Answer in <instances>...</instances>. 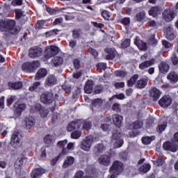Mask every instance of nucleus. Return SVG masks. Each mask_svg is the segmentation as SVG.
I'll list each match as a JSON object with an SVG mask.
<instances>
[{"label":"nucleus","instance_id":"obj_61","mask_svg":"<svg viewBox=\"0 0 178 178\" xmlns=\"http://www.w3.org/2000/svg\"><path fill=\"white\" fill-rule=\"evenodd\" d=\"M74 63V67H75V69H80V60L79 59H75L73 61Z\"/></svg>","mask_w":178,"mask_h":178},{"label":"nucleus","instance_id":"obj_24","mask_svg":"<svg viewBox=\"0 0 178 178\" xmlns=\"http://www.w3.org/2000/svg\"><path fill=\"white\" fill-rule=\"evenodd\" d=\"M25 123L26 126V129H30L34 127V124H35V120L34 118L29 116L25 118Z\"/></svg>","mask_w":178,"mask_h":178},{"label":"nucleus","instance_id":"obj_56","mask_svg":"<svg viewBox=\"0 0 178 178\" xmlns=\"http://www.w3.org/2000/svg\"><path fill=\"white\" fill-rule=\"evenodd\" d=\"M66 149L67 152H69V151H73V149H74V143H72V142L69 143L67 145Z\"/></svg>","mask_w":178,"mask_h":178},{"label":"nucleus","instance_id":"obj_33","mask_svg":"<svg viewBox=\"0 0 178 178\" xmlns=\"http://www.w3.org/2000/svg\"><path fill=\"white\" fill-rule=\"evenodd\" d=\"M159 69L160 70V73H168V72H169V65L166 63H161L159 66Z\"/></svg>","mask_w":178,"mask_h":178},{"label":"nucleus","instance_id":"obj_50","mask_svg":"<svg viewBox=\"0 0 178 178\" xmlns=\"http://www.w3.org/2000/svg\"><path fill=\"white\" fill-rule=\"evenodd\" d=\"M44 24H45V21H44V20L38 21L35 27L36 29L40 30V29H43V26Z\"/></svg>","mask_w":178,"mask_h":178},{"label":"nucleus","instance_id":"obj_28","mask_svg":"<svg viewBox=\"0 0 178 178\" xmlns=\"http://www.w3.org/2000/svg\"><path fill=\"white\" fill-rule=\"evenodd\" d=\"M159 12H161V7H152L149 10V15L150 16H153V17H156V16H158V15L159 14Z\"/></svg>","mask_w":178,"mask_h":178},{"label":"nucleus","instance_id":"obj_46","mask_svg":"<svg viewBox=\"0 0 178 178\" xmlns=\"http://www.w3.org/2000/svg\"><path fill=\"white\" fill-rule=\"evenodd\" d=\"M112 111H114V112H117L119 113V112H121L122 108H120V104L118 103H115L111 108Z\"/></svg>","mask_w":178,"mask_h":178},{"label":"nucleus","instance_id":"obj_53","mask_svg":"<svg viewBox=\"0 0 178 178\" xmlns=\"http://www.w3.org/2000/svg\"><path fill=\"white\" fill-rule=\"evenodd\" d=\"M104 90V86H101V85H97L95 88V92L96 94H101V92H102V90Z\"/></svg>","mask_w":178,"mask_h":178},{"label":"nucleus","instance_id":"obj_6","mask_svg":"<svg viewBox=\"0 0 178 178\" xmlns=\"http://www.w3.org/2000/svg\"><path fill=\"white\" fill-rule=\"evenodd\" d=\"M59 53V48L56 46H49L46 47L44 51V57L46 59H49L55 55H57Z\"/></svg>","mask_w":178,"mask_h":178},{"label":"nucleus","instance_id":"obj_8","mask_svg":"<svg viewBox=\"0 0 178 178\" xmlns=\"http://www.w3.org/2000/svg\"><path fill=\"white\" fill-rule=\"evenodd\" d=\"M175 16L176 13H175V11L170 8L165 9L163 12V17L167 23H170V22L175 19Z\"/></svg>","mask_w":178,"mask_h":178},{"label":"nucleus","instance_id":"obj_22","mask_svg":"<svg viewBox=\"0 0 178 178\" xmlns=\"http://www.w3.org/2000/svg\"><path fill=\"white\" fill-rule=\"evenodd\" d=\"M94 88V82L92 80L86 81L84 86V92L86 94H91L92 92V88Z\"/></svg>","mask_w":178,"mask_h":178},{"label":"nucleus","instance_id":"obj_20","mask_svg":"<svg viewBox=\"0 0 178 178\" xmlns=\"http://www.w3.org/2000/svg\"><path fill=\"white\" fill-rule=\"evenodd\" d=\"M106 149V147L105 145H104L102 143H99L96 145L93 148V153L95 155H99L104 152Z\"/></svg>","mask_w":178,"mask_h":178},{"label":"nucleus","instance_id":"obj_9","mask_svg":"<svg viewBox=\"0 0 178 178\" xmlns=\"http://www.w3.org/2000/svg\"><path fill=\"white\" fill-rule=\"evenodd\" d=\"M163 148L165 151H170V152H177L178 151V145L173 140L165 142Z\"/></svg>","mask_w":178,"mask_h":178},{"label":"nucleus","instance_id":"obj_2","mask_svg":"<svg viewBox=\"0 0 178 178\" xmlns=\"http://www.w3.org/2000/svg\"><path fill=\"white\" fill-rule=\"evenodd\" d=\"M124 141L122 138V134L118 131H115L111 137V144H113V148H120L123 145Z\"/></svg>","mask_w":178,"mask_h":178},{"label":"nucleus","instance_id":"obj_5","mask_svg":"<svg viewBox=\"0 0 178 178\" xmlns=\"http://www.w3.org/2000/svg\"><path fill=\"white\" fill-rule=\"evenodd\" d=\"M92 143H94V138L92 136H87L81 144V149L86 152H88L90 149H91V146L92 145Z\"/></svg>","mask_w":178,"mask_h":178},{"label":"nucleus","instance_id":"obj_4","mask_svg":"<svg viewBox=\"0 0 178 178\" xmlns=\"http://www.w3.org/2000/svg\"><path fill=\"white\" fill-rule=\"evenodd\" d=\"M109 170L113 175H120L123 172V163L119 161H115Z\"/></svg>","mask_w":178,"mask_h":178},{"label":"nucleus","instance_id":"obj_62","mask_svg":"<svg viewBox=\"0 0 178 178\" xmlns=\"http://www.w3.org/2000/svg\"><path fill=\"white\" fill-rule=\"evenodd\" d=\"M120 159H122V161H126L127 159V152H123L120 154Z\"/></svg>","mask_w":178,"mask_h":178},{"label":"nucleus","instance_id":"obj_34","mask_svg":"<svg viewBox=\"0 0 178 178\" xmlns=\"http://www.w3.org/2000/svg\"><path fill=\"white\" fill-rule=\"evenodd\" d=\"M8 86L13 90H19V88H22V87L23 86V84L22 83V82H10L8 83Z\"/></svg>","mask_w":178,"mask_h":178},{"label":"nucleus","instance_id":"obj_29","mask_svg":"<svg viewBox=\"0 0 178 178\" xmlns=\"http://www.w3.org/2000/svg\"><path fill=\"white\" fill-rule=\"evenodd\" d=\"M38 108H40L39 112L41 118H45L48 116L49 113V110L45 108H41V106L40 104L36 105Z\"/></svg>","mask_w":178,"mask_h":178},{"label":"nucleus","instance_id":"obj_7","mask_svg":"<svg viewBox=\"0 0 178 178\" xmlns=\"http://www.w3.org/2000/svg\"><path fill=\"white\" fill-rule=\"evenodd\" d=\"M40 101L45 105L52 104L54 101V93L51 92H44L40 95Z\"/></svg>","mask_w":178,"mask_h":178},{"label":"nucleus","instance_id":"obj_14","mask_svg":"<svg viewBox=\"0 0 178 178\" xmlns=\"http://www.w3.org/2000/svg\"><path fill=\"white\" fill-rule=\"evenodd\" d=\"M81 124H83L82 120L72 122L68 124L67 130V131H73L74 130H77L81 127Z\"/></svg>","mask_w":178,"mask_h":178},{"label":"nucleus","instance_id":"obj_60","mask_svg":"<svg viewBox=\"0 0 178 178\" xmlns=\"http://www.w3.org/2000/svg\"><path fill=\"white\" fill-rule=\"evenodd\" d=\"M52 141V136L51 135H47L44 138V142L46 143V144H49Z\"/></svg>","mask_w":178,"mask_h":178},{"label":"nucleus","instance_id":"obj_45","mask_svg":"<svg viewBox=\"0 0 178 178\" xmlns=\"http://www.w3.org/2000/svg\"><path fill=\"white\" fill-rule=\"evenodd\" d=\"M26 109V104H19L16 107V112L17 113H22V111H24Z\"/></svg>","mask_w":178,"mask_h":178},{"label":"nucleus","instance_id":"obj_35","mask_svg":"<svg viewBox=\"0 0 178 178\" xmlns=\"http://www.w3.org/2000/svg\"><path fill=\"white\" fill-rule=\"evenodd\" d=\"M143 122L136 121L135 122L133 123L132 125L128 127V129H129V130H131V129H134V130H137L138 129H141V127H143Z\"/></svg>","mask_w":178,"mask_h":178},{"label":"nucleus","instance_id":"obj_48","mask_svg":"<svg viewBox=\"0 0 178 178\" xmlns=\"http://www.w3.org/2000/svg\"><path fill=\"white\" fill-rule=\"evenodd\" d=\"M73 178H86V176L84 175V172L83 170H78Z\"/></svg>","mask_w":178,"mask_h":178},{"label":"nucleus","instance_id":"obj_3","mask_svg":"<svg viewBox=\"0 0 178 178\" xmlns=\"http://www.w3.org/2000/svg\"><path fill=\"white\" fill-rule=\"evenodd\" d=\"M40 61H33L32 63L26 62L22 64V70L26 72V73H33L37 67H40Z\"/></svg>","mask_w":178,"mask_h":178},{"label":"nucleus","instance_id":"obj_17","mask_svg":"<svg viewBox=\"0 0 178 178\" xmlns=\"http://www.w3.org/2000/svg\"><path fill=\"white\" fill-rule=\"evenodd\" d=\"M99 163L104 166H109L111 163V156L103 154L99 158Z\"/></svg>","mask_w":178,"mask_h":178},{"label":"nucleus","instance_id":"obj_21","mask_svg":"<svg viewBox=\"0 0 178 178\" xmlns=\"http://www.w3.org/2000/svg\"><path fill=\"white\" fill-rule=\"evenodd\" d=\"M66 145H67V140H63L58 142L57 147L58 148H60L62 149V153L64 155L68 154L67 149L66 148Z\"/></svg>","mask_w":178,"mask_h":178},{"label":"nucleus","instance_id":"obj_64","mask_svg":"<svg viewBox=\"0 0 178 178\" xmlns=\"http://www.w3.org/2000/svg\"><path fill=\"white\" fill-rule=\"evenodd\" d=\"M122 24H124V26H129V24H130V18L125 17L122 19Z\"/></svg>","mask_w":178,"mask_h":178},{"label":"nucleus","instance_id":"obj_55","mask_svg":"<svg viewBox=\"0 0 178 178\" xmlns=\"http://www.w3.org/2000/svg\"><path fill=\"white\" fill-rule=\"evenodd\" d=\"M88 51L90 54H91V55L95 56V58H97V56H98V52H97L96 49H94L93 48L90 47Z\"/></svg>","mask_w":178,"mask_h":178},{"label":"nucleus","instance_id":"obj_32","mask_svg":"<svg viewBox=\"0 0 178 178\" xmlns=\"http://www.w3.org/2000/svg\"><path fill=\"white\" fill-rule=\"evenodd\" d=\"M167 79L168 80H170V81L171 83H172L173 84H175V83H177L178 81V76L177 74L175 73V72H170L168 76Z\"/></svg>","mask_w":178,"mask_h":178},{"label":"nucleus","instance_id":"obj_52","mask_svg":"<svg viewBox=\"0 0 178 178\" xmlns=\"http://www.w3.org/2000/svg\"><path fill=\"white\" fill-rule=\"evenodd\" d=\"M121 47H122V48H127L128 47H130V39L124 40L122 42Z\"/></svg>","mask_w":178,"mask_h":178},{"label":"nucleus","instance_id":"obj_10","mask_svg":"<svg viewBox=\"0 0 178 178\" xmlns=\"http://www.w3.org/2000/svg\"><path fill=\"white\" fill-rule=\"evenodd\" d=\"M22 143V134L18 131H15L11 136V144H15L17 147Z\"/></svg>","mask_w":178,"mask_h":178},{"label":"nucleus","instance_id":"obj_41","mask_svg":"<svg viewBox=\"0 0 178 178\" xmlns=\"http://www.w3.org/2000/svg\"><path fill=\"white\" fill-rule=\"evenodd\" d=\"M168 126L167 122H164L163 124H159L156 129L157 133H163V131H165V129H166Z\"/></svg>","mask_w":178,"mask_h":178},{"label":"nucleus","instance_id":"obj_25","mask_svg":"<svg viewBox=\"0 0 178 178\" xmlns=\"http://www.w3.org/2000/svg\"><path fill=\"white\" fill-rule=\"evenodd\" d=\"M105 52L107 53V55L106 56V59H107V60H112V59L116 56V53L113 49H106Z\"/></svg>","mask_w":178,"mask_h":178},{"label":"nucleus","instance_id":"obj_44","mask_svg":"<svg viewBox=\"0 0 178 178\" xmlns=\"http://www.w3.org/2000/svg\"><path fill=\"white\" fill-rule=\"evenodd\" d=\"M83 129L84 130H90V129H91V127H92V124H91V122L89 121H85L83 122Z\"/></svg>","mask_w":178,"mask_h":178},{"label":"nucleus","instance_id":"obj_57","mask_svg":"<svg viewBox=\"0 0 178 178\" xmlns=\"http://www.w3.org/2000/svg\"><path fill=\"white\" fill-rule=\"evenodd\" d=\"M63 88L64 89V90L67 94H70V91L72 90V87H70V86L66 85L65 83V85L63 86Z\"/></svg>","mask_w":178,"mask_h":178},{"label":"nucleus","instance_id":"obj_38","mask_svg":"<svg viewBox=\"0 0 178 178\" xmlns=\"http://www.w3.org/2000/svg\"><path fill=\"white\" fill-rule=\"evenodd\" d=\"M151 169V165L149 164H143L139 168V172L142 173H147L149 172V170Z\"/></svg>","mask_w":178,"mask_h":178},{"label":"nucleus","instance_id":"obj_63","mask_svg":"<svg viewBox=\"0 0 178 178\" xmlns=\"http://www.w3.org/2000/svg\"><path fill=\"white\" fill-rule=\"evenodd\" d=\"M92 104L95 106H99L100 105H102V100L97 99L93 101Z\"/></svg>","mask_w":178,"mask_h":178},{"label":"nucleus","instance_id":"obj_1","mask_svg":"<svg viewBox=\"0 0 178 178\" xmlns=\"http://www.w3.org/2000/svg\"><path fill=\"white\" fill-rule=\"evenodd\" d=\"M20 30V26H16V21L13 19L0 22V31H6L10 34H18Z\"/></svg>","mask_w":178,"mask_h":178},{"label":"nucleus","instance_id":"obj_13","mask_svg":"<svg viewBox=\"0 0 178 178\" xmlns=\"http://www.w3.org/2000/svg\"><path fill=\"white\" fill-rule=\"evenodd\" d=\"M159 104L161 108H168L172 104V98L170 96H164L159 101Z\"/></svg>","mask_w":178,"mask_h":178},{"label":"nucleus","instance_id":"obj_42","mask_svg":"<svg viewBox=\"0 0 178 178\" xmlns=\"http://www.w3.org/2000/svg\"><path fill=\"white\" fill-rule=\"evenodd\" d=\"M80 35H81V31L80 29H76L72 31V38L74 40H77L80 38Z\"/></svg>","mask_w":178,"mask_h":178},{"label":"nucleus","instance_id":"obj_12","mask_svg":"<svg viewBox=\"0 0 178 178\" xmlns=\"http://www.w3.org/2000/svg\"><path fill=\"white\" fill-rule=\"evenodd\" d=\"M112 120L115 127L120 129L123 124V116L119 114H113Z\"/></svg>","mask_w":178,"mask_h":178},{"label":"nucleus","instance_id":"obj_54","mask_svg":"<svg viewBox=\"0 0 178 178\" xmlns=\"http://www.w3.org/2000/svg\"><path fill=\"white\" fill-rule=\"evenodd\" d=\"M102 17H104V19H105V20H109V17H111V15L109 14V12L106 10H104L102 13Z\"/></svg>","mask_w":178,"mask_h":178},{"label":"nucleus","instance_id":"obj_23","mask_svg":"<svg viewBox=\"0 0 178 178\" xmlns=\"http://www.w3.org/2000/svg\"><path fill=\"white\" fill-rule=\"evenodd\" d=\"M165 38H167V40H170V41H172L176 38V33L173 32L172 27H168L166 29Z\"/></svg>","mask_w":178,"mask_h":178},{"label":"nucleus","instance_id":"obj_16","mask_svg":"<svg viewBox=\"0 0 178 178\" xmlns=\"http://www.w3.org/2000/svg\"><path fill=\"white\" fill-rule=\"evenodd\" d=\"M56 76L55 75L51 74L49 75L44 82L45 87H52V86H55L56 84Z\"/></svg>","mask_w":178,"mask_h":178},{"label":"nucleus","instance_id":"obj_49","mask_svg":"<svg viewBox=\"0 0 178 178\" xmlns=\"http://www.w3.org/2000/svg\"><path fill=\"white\" fill-rule=\"evenodd\" d=\"M149 44L150 45H156L158 44V40L155 39V35H152L151 38L148 40Z\"/></svg>","mask_w":178,"mask_h":178},{"label":"nucleus","instance_id":"obj_51","mask_svg":"<svg viewBox=\"0 0 178 178\" xmlns=\"http://www.w3.org/2000/svg\"><path fill=\"white\" fill-rule=\"evenodd\" d=\"M81 136V132L78 131H74V132H72L71 134V137L76 140H77V138H80Z\"/></svg>","mask_w":178,"mask_h":178},{"label":"nucleus","instance_id":"obj_30","mask_svg":"<svg viewBox=\"0 0 178 178\" xmlns=\"http://www.w3.org/2000/svg\"><path fill=\"white\" fill-rule=\"evenodd\" d=\"M154 63H155L154 60H147L140 64L139 67L143 70L147 69V67H149V66H152Z\"/></svg>","mask_w":178,"mask_h":178},{"label":"nucleus","instance_id":"obj_43","mask_svg":"<svg viewBox=\"0 0 178 178\" xmlns=\"http://www.w3.org/2000/svg\"><path fill=\"white\" fill-rule=\"evenodd\" d=\"M145 19V13L140 12L136 14V19L137 22H143Z\"/></svg>","mask_w":178,"mask_h":178},{"label":"nucleus","instance_id":"obj_40","mask_svg":"<svg viewBox=\"0 0 178 178\" xmlns=\"http://www.w3.org/2000/svg\"><path fill=\"white\" fill-rule=\"evenodd\" d=\"M41 86V82L39 81H36L35 83H33V85L29 87V91H38V88H40Z\"/></svg>","mask_w":178,"mask_h":178},{"label":"nucleus","instance_id":"obj_37","mask_svg":"<svg viewBox=\"0 0 178 178\" xmlns=\"http://www.w3.org/2000/svg\"><path fill=\"white\" fill-rule=\"evenodd\" d=\"M73 163H74V158L72 156H67L63 163V167L67 168V166H70L71 165H73Z\"/></svg>","mask_w":178,"mask_h":178},{"label":"nucleus","instance_id":"obj_47","mask_svg":"<svg viewBox=\"0 0 178 178\" xmlns=\"http://www.w3.org/2000/svg\"><path fill=\"white\" fill-rule=\"evenodd\" d=\"M106 69V64L103 63H99L97 64V72L102 73V70H105Z\"/></svg>","mask_w":178,"mask_h":178},{"label":"nucleus","instance_id":"obj_18","mask_svg":"<svg viewBox=\"0 0 178 178\" xmlns=\"http://www.w3.org/2000/svg\"><path fill=\"white\" fill-rule=\"evenodd\" d=\"M63 63V57L62 56H55L51 60V66L54 67H59Z\"/></svg>","mask_w":178,"mask_h":178},{"label":"nucleus","instance_id":"obj_19","mask_svg":"<svg viewBox=\"0 0 178 178\" xmlns=\"http://www.w3.org/2000/svg\"><path fill=\"white\" fill-rule=\"evenodd\" d=\"M45 173V170L44 168H35L31 175V178H40L42 175Z\"/></svg>","mask_w":178,"mask_h":178},{"label":"nucleus","instance_id":"obj_58","mask_svg":"<svg viewBox=\"0 0 178 178\" xmlns=\"http://www.w3.org/2000/svg\"><path fill=\"white\" fill-rule=\"evenodd\" d=\"M171 60L172 62V64L176 65L178 64V57L176 56V54H173L171 57Z\"/></svg>","mask_w":178,"mask_h":178},{"label":"nucleus","instance_id":"obj_11","mask_svg":"<svg viewBox=\"0 0 178 178\" xmlns=\"http://www.w3.org/2000/svg\"><path fill=\"white\" fill-rule=\"evenodd\" d=\"M42 55V49L41 47H35L29 49L30 58H38Z\"/></svg>","mask_w":178,"mask_h":178},{"label":"nucleus","instance_id":"obj_15","mask_svg":"<svg viewBox=\"0 0 178 178\" xmlns=\"http://www.w3.org/2000/svg\"><path fill=\"white\" fill-rule=\"evenodd\" d=\"M162 92L156 88H152L149 90V95L153 101H158L161 98Z\"/></svg>","mask_w":178,"mask_h":178},{"label":"nucleus","instance_id":"obj_26","mask_svg":"<svg viewBox=\"0 0 178 178\" xmlns=\"http://www.w3.org/2000/svg\"><path fill=\"white\" fill-rule=\"evenodd\" d=\"M47 74V71L45 70V68H42L38 71L35 76V80H41V79H43V77H45Z\"/></svg>","mask_w":178,"mask_h":178},{"label":"nucleus","instance_id":"obj_27","mask_svg":"<svg viewBox=\"0 0 178 178\" xmlns=\"http://www.w3.org/2000/svg\"><path fill=\"white\" fill-rule=\"evenodd\" d=\"M147 83H148V79L143 78L142 79L138 80L136 83V87H137V88H145Z\"/></svg>","mask_w":178,"mask_h":178},{"label":"nucleus","instance_id":"obj_31","mask_svg":"<svg viewBox=\"0 0 178 178\" xmlns=\"http://www.w3.org/2000/svg\"><path fill=\"white\" fill-rule=\"evenodd\" d=\"M134 44L138 46V48L140 49V51H146L147 49V43L143 42V40H136L134 42Z\"/></svg>","mask_w":178,"mask_h":178},{"label":"nucleus","instance_id":"obj_59","mask_svg":"<svg viewBox=\"0 0 178 178\" xmlns=\"http://www.w3.org/2000/svg\"><path fill=\"white\" fill-rule=\"evenodd\" d=\"M16 19H22L23 17V11L21 10H17L15 11Z\"/></svg>","mask_w":178,"mask_h":178},{"label":"nucleus","instance_id":"obj_36","mask_svg":"<svg viewBox=\"0 0 178 178\" xmlns=\"http://www.w3.org/2000/svg\"><path fill=\"white\" fill-rule=\"evenodd\" d=\"M155 140V136H145L142 138V143L143 144H145V145H148V144H151L152 141H154Z\"/></svg>","mask_w":178,"mask_h":178},{"label":"nucleus","instance_id":"obj_39","mask_svg":"<svg viewBox=\"0 0 178 178\" xmlns=\"http://www.w3.org/2000/svg\"><path fill=\"white\" fill-rule=\"evenodd\" d=\"M137 80H138V75L135 74L127 81V85L129 87H133V86H134V83H136Z\"/></svg>","mask_w":178,"mask_h":178}]
</instances>
